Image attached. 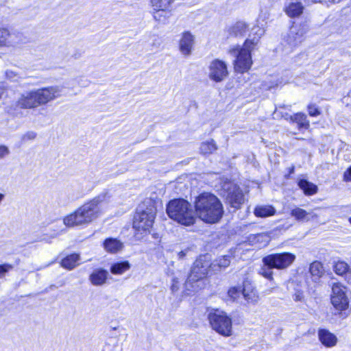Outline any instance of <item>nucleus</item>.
I'll return each mask as SVG.
<instances>
[{
	"mask_svg": "<svg viewBox=\"0 0 351 351\" xmlns=\"http://www.w3.org/2000/svg\"><path fill=\"white\" fill-rule=\"evenodd\" d=\"M80 261V255L72 254L62 260L61 266L66 269L71 270L77 267Z\"/></svg>",
	"mask_w": 351,
	"mask_h": 351,
	"instance_id": "nucleus-24",
	"label": "nucleus"
},
{
	"mask_svg": "<svg viewBox=\"0 0 351 351\" xmlns=\"http://www.w3.org/2000/svg\"><path fill=\"white\" fill-rule=\"evenodd\" d=\"M108 276V271L97 269L89 276V280L95 286H101L106 283Z\"/></svg>",
	"mask_w": 351,
	"mask_h": 351,
	"instance_id": "nucleus-17",
	"label": "nucleus"
},
{
	"mask_svg": "<svg viewBox=\"0 0 351 351\" xmlns=\"http://www.w3.org/2000/svg\"><path fill=\"white\" fill-rule=\"evenodd\" d=\"M154 19L160 24H167L172 16V8H152Z\"/></svg>",
	"mask_w": 351,
	"mask_h": 351,
	"instance_id": "nucleus-16",
	"label": "nucleus"
},
{
	"mask_svg": "<svg viewBox=\"0 0 351 351\" xmlns=\"http://www.w3.org/2000/svg\"><path fill=\"white\" fill-rule=\"evenodd\" d=\"M295 258L294 254L288 252L268 254L262 258L263 265L260 268L258 274L271 281L274 280L273 269H287L293 264Z\"/></svg>",
	"mask_w": 351,
	"mask_h": 351,
	"instance_id": "nucleus-4",
	"label": "nucleus"
},
{
	"mask_svg": "<svg viewBox=\"0 0 351 351\" xmlns=\"http://www.w3.org/2000/svg\"><path fill=\"white\" fill-rule=\"evenodd\" d=\"M346 287L340 283H335L332 287L331 302L338 310H345L348 307L349 302L346 295Z\"/></svg>",
	"mask_w": 351,
	"mask_h": 351,
	"instance_id": "nucleus-13",
	"label": "nucleus"
},
{
	"mask_svg": "<svg viewBox=\"0 0 351 351\" xmlns=\"http://www.w3.org/2000/svg\"><path fill=\"white\" fill-rule=\"evenodd\" d=\"M13 269V266L8 263H4L0 265V278L5 276L6 273Z\"/></svg>",
	"mask_w": 351,
	"mask_h": 351,
	"instance_id": "nucleus-37",
	"label": "nucleus"
},
{
	"mask_svg": "<svg viewBox=\"0 0 351 351\" xmlns=\"http://www.w3.org/2000/svg\"><path fill=\"white\" fill-rule=\"evenodd\" d=\"M223 195L226 203L233 208V212L241 208L245 202L243 191L237 184L228 182L223 186Z\"/></svg>",
	"mask_w": 351,
	"mask_h": 351,
	"instance_id": "nucleus-10",
	"label": "nucleus"
},
{
	"mask_svg": "<svg viewBox=\"0 0 351 351\" xmlns=\"http://www.w3.org/2000/svg\"><path fill=\"white\" fill-rule=\"evenodd\" d=\"M195 36L189 32H184L181 34L179 40V50L184 56H189L193 50Z\"/></svg>",
	"mask_w": 351,
	"mask_h": 351,
	"instance_id": "nucleus-14",
	"label": "nucleus"
},
{
	"mask_svg": "<svg viewBox=\"0 0 351 351\" xmlns=\"http://www.w3.org/2000/svg\"><path fill=\"white\" fill-rule=\"evenodd\" d=\"M291 216L299 221H308L314 217H316L313 212H307L299 207H295L291 210Z\"/></svg>",
	"mask_w": 351,
	"mask_h": 351,
	"instance_id": "nucleus-20",
	"label": "nucleus"
},
{
	"mask_svg": "<svg viewBox=\"0 0 351 351\" xmlns=\"http://www.w3.org/2000/svg\"><path fill=\"white\" fill-rule=\"evenodd\" d=\"M318 336L319 341L326 347H332L337 343L336 336L326 329H319Z\"/></svg>",
	"mask_w": 351,
	"mask_h": 351,
	"instance_id": "nucleus-19",
	"label": "nucleus"
},
{
	"mask_svg": "<svg viewBox=\"0 0 351 351\" xmlns=\"http://www.w3.org/2000/svg\"><path fill=\"white\" fill-rule=\"evenodd\" d=\"M156 214V208L152 204L146 207L145 205H140L137 208L133 219V228L136 231V237H138V234H146L150 232Z\"/></svg>",
	"mask_w": 351,
	"mask_h": 351,
	"instance_id": "nucleus-6",
	"label": "nucleus"
},
{
	"mask_svg": "<svg viewBox=\"0 0 351 351\" xmlns=\"http://www.w3.org/2000/svg\"><path fill=\"white\" fill-rule=\"evenodd\" d=\"M130 263L128 261L112 264L110 272L114 275H121L130 269Z\"/></svg>",
	"mask_w": 351,
	"mask_h": 351,
	"instance_id": "nucleus-25",
	"label": "nucleus"
},
{
	"mask_svg": "<svg viewBox=\"0 0 351 351\" xmlns=\"http://www.w3.org/2000/svg\"><path fill=\"white\" fill-rule=\"evenodd\" d=\"M242 295L247 304L256 305L259 301V295L252 284L249 280L243 282Z\"/></svg>",
	"mask_w": 351,
	"mask_h": 351,
	"instance_id": "nucleus-15",
	"label": "nucleus"
},
{
	"mask_svg": "<svg viewBox=\"0 0 351 351\" xmlns=\"http://www.w3.org/2000/svg\"><path fill=\"white\" fill-rule=\"evenodd\" d=\"M291 119L297 123L299 128H308L309 127V122L306 119V116L303 113L295 114L293 116H291Z\"/></svg>",
	"mask_w": 351,
	"mask_h": 351,
	"instance_id": "nucleus-30",
	"label": "nucleus"
},
{
	"mask_svg": "<svg viewBox=\"0 0 351 351\" xmlns=\"http://www.w3.org/2000/svg\"><path fill=\"white\" fill-rule=\"evenodd\" d=\"M257 43L258 40L256 38L246 40L242 48L230 51L232 55L237 56L234 60V69L237 72L243 73L250 69L252 64L251 50Z\"/></svg>",
	"mask_w": 351,
	"mask_h": 351,
	"instance_id": "nucleus-8",
	"label": "nucleus"
},
{
	"mask_svg": "<svg viewBox=\"0 0 351 351\" xmlns=\"http://www.w3.org/2000/svg\"><path fill=\"white\" fill-rule=\"evenodd\" d=\"M304 298L303 293L300 291H297L293 295V300L298 302L301 301Z\"/></svg>",
	"mask_w": 351,
	"mask_h": 351,
	"instance_id": "nucleus-44",
	"label": "nucleus"
},
{
	"mask_svg": "<svg viewBox=\"0 0 351 351\" xmlns=\"http://www.w3.org/2000/svg\"><path fill=\"white\" fill-rule=\"evenodd\" d=\"M10 36L11 34L8 29L0 27V48L11 45Z\"/></svg>",
	"mask_w": 351,
	"mask_h": 351,
	"instance_id": "nucleus-31",
	"label": "nucleus"
},
{
	"mask_svg": "<svg viewBox=\"0 0 351 351\" xmlns=\"http://www.w3.org/2000/svg\"><path fill=\"white\" fill-rule=\"evenodd\" d=\"M308 112L310 116L316 117L320 114L319 110L315 104H310L308 106Z\"/></svg>",
	"mask_w": 351,
	"mask_h": 351,
	"instance_id": "nucleus-39",
	"label": "nucleus"
},
{
	"mask_svg": "<svg viewBox=\"0 0 351 351\" xmlns=\"http://www.w3.org/2000/svg\"><path fill=\"white\" fill-rule=\"evenodd\" d=\"M349 221L351 223V217L349 219Z\"/></svg>",
	"mask_w": 351,
	"mask_h": 351,
	"instance_id": "nucleus-49",
	"label": "nucleus"
},
{
	"mask_svg": "<svg viewBox=\"0 0 351 351\" xmlns=\"http://www.w3.org/2000/svg\"><path fill=\"white\" fill-rule=\"evenodd\" d=\"M217 149V146L214 140L203 142L200 146V152L203 154H210Z\"/></svg>",
	"mask_w": 351,
	"mask_h": 351,
	"instance_id": "nucleus-29",
	"label": "nucleus"
},
{
	"mask_svg": "<svg viewBox=\"0 0 351 351\" xmlns=\"http://www.w3.org/2000/svg\"><path fill=\"white\" fill-rule=\"evenodd\" d=\"M254 215L259 217L272 216L276 213V209L271 206H258L254 211Z\"/></svg>",
	"mask_w": 351,
	"mask_h": 351,
	"instance_id": "nucleus-26",
	"label": "nucleus"
},
{
	"mask_svg": "<svg viewBox=\"0 0 351 351\" xmlns=\"http://www.w3.org/2000/svg\"><path fill=\"white\" fill-rule=\"evenodd\" d=\"M168 216L184 226L193 225L195 221V217L191 205L184 199H174L167 205Z\"/></svg>",
	"mask_w": 351,
	"mask_h": 351,
	"instance_id": "nucleus-5",
	"label": "nucleus"
},
{
	"mask_svg": "<svg viewBox=\"0 0 351 351\" xmlns=\"http://www.w3.org/2000/svg\"><path fill=\"white\" fill-rule=\"evenodd\" d=\"M241 293H242V288L234 287L229 289L228 295L235 300L239 297Z\"/></svg>",
	"mask_w": 351,
	"mask_h": 351,
	"instance_id": "nucleus-36",
	"label": "nucleus"
},
{
	"mask_svg": "<svg viewBox=\"0 0 351 351\" xmlns=\"http://www.w3.org/2000/svg\"><path fill=\"white\" fill-rule=\"evenodd\" d=\"M3 93V89L1 87H0V98L1 97Z\"/></svg>",
	"mask_w": 351,
	"mask_h": 351,
	"instance_id": "nucleus-47",
	"label": "nucleus"
},
{
	"mask_svg": "<svg viewBox=\"0 0 351 351\" xmlns=\"http://www.w3.org/2000/svg\"><path fill=\"white\" fill-rule=\"evenodd\" d=\"M293 171H294V167H292V168L291 169V171H290V172H291V173H293Z\"/></svg>",
	"mask_w": 351,
	"mask_h": 351,
	"instance_id": "nucleus-48",
	"label": "nucleus"
},
{
	"mask_svg": "<svg viewBox=\"0 0 351 351\" xmlns=\"http://www.w3.org/2000/svg\"><path fill=\"white\" fill-rule=\"evenodd\" d=\"M231 262V256L229 255H225L218 258L212 264V271L215 274L220 271L222 269L227 268Z\"/></svg>",
	"mask_w": 351,
	"mask_h": 351,
	"instance_id": "nucleus-22",
	"label": "nucleus"
},
{
	"mask_svg": "<svg viewBox=\"0 0 351 351\" xmlns=\"http://www.w3.org/2000/svg\"><path fill=\"white\" fill-rule=\"evenodd\" d=\"M307 32L308 27L305 24L292 25L287 38V44L291 49L298 47L304 41Z\"/></svg>",
	"mask_w": 351,
	"mask_h": 351,
	"instance_id": "nucleus-12",
	"label": "nucleus"
},
{
	"mask_svg": "<svg viewBox=\"0 0 351 351\" xmlns=\"http://www.w3.org/2000/svg\"><path fill=\"white\" fill-rule=\"evenodd\" d=\"M62 88L58 86L34 89L22 93L10 107L8 111L18 114L19 110L33 109L59 97Z\"/></svg>",
	"mask_w": 351,
	"mask_h": 351,
	"instance_id": "nucleus-1",
	"label": "nucleus"
},
{
	"mask_svg": "<svg viewBox=\"0 0 351 351\" xmlns=\"http://www.w3.org/2000/svg\"><path fill=\"white\" fill-rule=\"evenodd\" d=\"M309 271L314 278V280L316 281L322 276L324 273V269L320 262L314 261L310 265Z\"/></svg>",
	"mask_w": 351,
	"mask_h": 351,
	"instance_id": "nucleus-27",
	"label": "nucleus"
},
{
	"mask_svg": "<svg viewBox=\"0 0 351 351\" xmlns=\"http://www.w3.org/2000/svg\"><path fill=\"white\" fill-rule=\"evenodd\" d=\"M175 0H151L152 8H172Z\"/></svg>",
	"mask_w": 351,
	"mask_h": 351,
	"instance_id": "nucleus-33",
	"label": "nucleus"
},
{
	"mask_svg": "<svg viewBox=\"0 0 351 351\" xmlns=\"http://www.w3.org/2000/svg\"><path fill=\"white\" fill-rule=\"evenodd\" d=\"M283 10L289 17L295 18L303 13L304 6L300 2H290L285 5Z\"/></svg>",
	"mask_w": 351,
	"mask_h": 351,
	"instance_id": "nucleus-18",
	"label": "nucleus"
},
{
	"mask_svg": "<svg viewBox=\"0 0 351 351\" xmlns=\"http://www.w3.org/2000/svg\"><path fill=\"white\" fill-rule=\"evenodd\" d=\"M191 252V247H187L184 249V250L180 251L178 252V256L179 259H183L186 256H187L190 252Z\"/></svg>",
	"mask_w": 351,
	"mask_h": 351,
	"instance_id": "nucleus-43",
	"label": "nucleus"
},
{
	"mask_svg": "<svg viewBox=\"0 0 351 351\" xmlns=\"http://www.w3.org/2000/svg\"><path fill=\"white\" fill-rule=\"evenodd\" d=\"M228 74L227 64L225 62L215 59L210 62L208 66V77L211 80L221 82L228 77Z\"/></svg>",
	"mask_w": 351,
	"mask_h": 351,
	"instance_id": "nucleus-11",
	"label": "nucleus"
},
{
	"mask_svg": "<svg viewBox=\"0 0 351 351\" xmlns=\"http://www.w3.org/2000/svg\"><path fill=\"white\" fill-rule=\"evenodd\" d=\"M36 137V134L34 132H28L25 134L23 136V141H31L34 140Z\"/></svg>",
	"mask_w": 351,
	"mask_h": 351,
	"instance_id": "nucleus-42",
	"label": "nucleus"
},
{
	"mask_svg": "<svg viewBox=\"0 0 351 351\" xmlns=\"http://www.w3.org/2000/svg\"><path fill=\"white\" fill-rule=\"evenodd\" d=\"M9 148L5 145H0V159H3L10 154Z\"/></svg>",
	"mask_w": 351,
	"mask_h": 351,
	"instance_id": "nucleus-41",
	"label": "nucleus"
},
{
	"mask_svg": "<svg viewBox=\"0 0 351 351\" xmlns=\"http://www.w3.org/2000/svg\"><path fill=\"white\" fill-rule=\"evenodd\" d=\"M343 179L346 182H351V167L344 172Z\"/></svg>",
	"mask_w": 351,
	"mask_h": 351,
	"instance_id": "nucleus-45",
	"label": "nucleus"
},
{
	"mask_svg": "<svg viewBox=\"0 0 351 351\" xmlns=\"http://www.w3.org/2000/svg\"><path fill=\"white\" fill-rule=\"evenodd\" d=\"M197 216L208 223L219 221L223 215V207L219 199L210 193L199 194L194 202Z\"/></svg>",
	"mask_w": 351,
	"mask_h": 351,
	"instance_id": "nucleus-3",
	"label": "nucleus"
},
{
	"mask_svg": "<svg viewBox=\"0 0 351 351\" xmlns=\"http://www.w3.org/2000/svg\"><path fill=\"white\" fill-rule=\"evenodd\" d=\"M334 271L337 275H343L348 274L350 275L349 266L344 261H337L335 263L333 267Z\"/></svg>",
	"mask_w": 351,
	"mask_h": 351,
	"instance_id": "nucleus-32",
	"label": "nucleus"
},
{
	"mask_svg": "<svg viewBox=\"0 0 351 351\" xmlns=\"http://www.w3.org/2000/svg\"><path fill=\"white\" fill-rule=\"evenodd\" d=\"M208 319L211 328L223 337H230L232 333V319L226 312L219 309H212Z\"/></svg>",
	"mask_w": 351,
	"mask_h": 351,
	"instance_id": "nucleus-9",
	"label": "nucleus"
},
{
	"mask_svg": "<svg viewBox=\"0 0 351 351\" xmlns=\"http://www.w3.org/2000/svg\"><path fill=\"white\" fill-rule=\"evenodd\" d=\"M298 186L303 190L306 195H311L317 193V187L314 184L302 179L298 182Z\"/></svg>",
	"mask_w": 351,
	"mask_h": 351,
	"instance_id": "nucleus-28",
	"label": "nucleus"
},
{
	"mask_svg": "<svg viewBox=\"0 0 351 351\" xmlns=\"http://www.w3.org/2000/svg\"><path fill=\"white\" fill-rule=\"evenodd\" d=\"M269 14L267 12H261L259 15L258 20H262L263 21L267 20L269 18Z\"/></svg>",
	"mask_w": 351,
	"mask_h": 351,
	"instance_id": "nucleus-46",
	"label": "nucleus"
},
{
	"mask_svg": "<svg viewBox=\"0 0 351 351\" xmlns=\"http://www.w3.org/2000/svg\"><path fill=\"white\" fill-rule=\"evenodd\" d=\"M214 274L212 271L211 258L209 254L200 255L194 262L185 283L188 291H195L196 287L193 285L208 274Z\"/></svg>",
	"mask_w": 351,
	"mask_h": 351,
	"instance_id": "nucleus-7",
	"label": "nucleus"
},
{
	"mask_svg": "<svg viewBox=\"0 0 351 351\" xmlns=\"http://www.w3.org/2000/svg\"><path fill=\"white\" fill-rule=\"evenodd\" d=\"M247 25L243 22H238L231 28V34L234 36H242L247 31Z\"/></svg>",
	"mask_w": 351,
	"mask_h": 351,
	"instance_id": "nucleus-34",
	"label": "nucleus"
},
{
	"mask_svg": "<svg viewBox=\"0 0 351 351\" xmlns=\"http://www.w3.org/2000/svg\"><path fill=\"white\" fill-rule=\"evenodd\" d=\"M5 76L7 79L12 82H18L22 79L16 72L12 70H7L5 71Z\"/></svg>",
	"mask_w": 351,
	"mask_h": 351,
	"instance_id": "nucleus-35",
	"label": "nucleus"
},
{
	"mask_svg": "<svg viewBox=\"0 0 351 351\" xmlns=\"http://www.w3.org/2000/svg\"><path fill=\"white\" fill-rule=\"evenodd\" d=\"M104 247L106 252L114 254L122 250L123 244L117 239L108 238L104 242Z\"/></svg>",
	"mask_w": 351,
	"mask_h": 351,
	"instance_id": "nucleus-21",
	"label": "nucleus"
},
{
	"mask_svg": "<svg viewBox=\"0 0 351 351\" xmlns=\"http://www.w3.org/2000/svg\"><path fill=\"white\" fill-rule=\"evenodd\" d=\"M110 200L107 192H103L90 202L85 203L74 213L66 216L63 219L67 227H73L91 222L99 217L101 208Z\"/></svg>",
	"mask_w": 351,
	"mask_h": 351,
	"instance_id": "nucleus-2",
	"label": "nucleus"
},
{
	"mask_svg": "<svg viewBox=\"0 0 351 351\" xmlns=\"http://www.w3.org/2000/svg\"><path fill=\"white\" fill-rule=\"evenodd\" d=\"M248 239L252 245H257V247L260 248L267 246L269 242V236L264 233L251 234Z\"/></svg>",
	"mask_w": 351,
	"mask_h": 351,
	"instance_id": "nucleus-23",
	"label": "nucleus"
},
{
	"mask_svg": "<svg viewBox=\"0 0 351 351\" xmlns=\"http://www.w3.org/2000/svg\"><path fill=\"white\" fill-rule=\"evenodd\" d=\"M252 32L253 34L257 35V37H254V38L257 39L258 40V38L262 36L265 33V29L263 27H260L259 26L254 27L252 28ZM254 39V38H252Z\"/></svg>",
	"mask_w": 351,
	"mask_h": 351,
	"instance_id": "nucleus-40",
	"label": "nucleus"
},
{
	"mask_svg": "<svg viewBox=\"0 0 351 351\" xmlns=\"http://www.w3.org/2000/svg\"><path fill=\"white\" fill-rule=\"evenodd\" d=\"M181 280L178 277H173L172 278V284L171 286V290L173 293H175L178 291Z\"/></svg>",
	"mask_w": 351,
	"mask_h": 351,
	"instance_id": "nucleus-38",
	"label": "nucleus"
}]
</instances>
